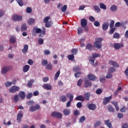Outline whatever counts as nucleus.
I'll return each instance as SVG.
<instances>
[{"label": "nucleus", "mask_w": 128, "mask_h": 128, "mask_svg": "<svg viewBox=\"0 0 128 128\" xmlns=\"http://www.w3.org/2000/svg\"><path fill=\"white\" fill-rule=\"evenodd\" d=\"M100 8H102V10H106V4H104L103 3H100L99 4Z\"/></svg>", "instance_id": "38"}, {"label": "nucleus", "mask_w": 128, "mask_h": 128, "mask_svg": "<svg viewBox=\"0 0 128 128\" xmlns=\"http://www.w3.org/2000/svg\"><path fill=\"white\" fill-rule=\"evenodd\" d=\"M94 8L96 12H100V7L98 6H94Z\"/></svg>", "instance_id": "40"}, {"label": "nucleus", "mask_w": 128, "mask_h": 128, "mask_svg": "<svg viewBox=\"0 0 128 128\" xmlns=\"http://www.w3.org/2000/svg\"><path fill=\"white\" fill-rule=\"evenodd\" d=\"M12 84V82H7L6 83H5V86L6 88H8Z\"/></svg>", "instance_id": "53"}, {"label": "nucleus", "mask_w": 128, "mask_h": 128, "mask_svg": "<svg viewBox=\"0 0 128 128\" xmlns=\"http://www.w3.org/2000/svg\"><path fill=\"white\" fill-rule=\"evenodd\" d=\"M81 75H82V72H80L74 74V76L76 78H80V76Z\"/></svg>", "instance_id": "50"}, {"label": "nucleus", "mask_w": 128, "mask_h": 128, "mask_svg": "<svg viewBox=\"0 0 128 128\" xmlns=\"http://www.w3.org/2000/svg\"><path fill=\"white\" fill-rule=\"evenodd\" d=\"M109 26L110 28H112L114 26V20H112Z\"/></svg>", "instance_id": "43"}, {"label": "nucleus", "mask_w": 128, "mask_h": 128, "mask_svg": "<svg viewBox=\"0 0 128 128\" xmlns=\"http://www.w3.org/2000/svg\"><path fill=\"white\" fill-rule=\"evenodd\" d=\"M86 120V116H82L79 119V122H84Z\"/></svg>", "instance_id": "45"}, {"label": "nucleus", "mask_w": 128, "mask_h": 128, "mask_svg": "<svg viewBox=\"0 0 128 128\" xmlns=\"http://www.w3.org/2000/svg\"><path fill=\"white\" fill-rule=\"evenodd\" d=\"M48 64V62L47 60H44L42 61V66H46Z\"/></svg>", "instance_id": "52"}, {"label": "nucleus", "mask_w": 128, "mask_h": 128, "mask_svg": "<svg viewBox=\"0 0 128 128\" xmlns=\"http://www.w3.org/2000/svg\"><path fill=\"white\" fill-rule=\"evenodd\" d=\"M36 22V20L34 18H30L28 20V24L30 26H32L34 24V22Z\"/></svg>", "instance_id": "27"}, {"label": "nucleus", "mask_w": 128, "mask_h": 128, "mask_svg": "<svg viewBox=\"0 0 128 128\" xmlns=\"http://www.w3.org/2000/svg\"><path fill=\"white\" fill-rule=\"evenodd\" d=\"M68 58L69 60H74V54H70L68 56Z\"/></svg>", "instance_id": "49"}, {"label": "nucleus", "mask_w": 128, "mask_h": 128, "mask_svg": "<svg viewBox=\"0 0 128 128\" xmlns=\"http://www.w3.org/2000/svg\"><path fill=\"white\" fill-rule=\"evenodd\" d=\"M72 98H71L70 100L68 102H67L66 104V108H70V106L72 105Z\"/></svg>", "instance_id": "42"}, {"label": "nucleus", "mask_w": 128, "mask_h": 128, "mask_svg": "<svg viewBox=\"0 0 128 128\" xmlns=\"http://www.w3.org/2000/svg\"><path fill=\"white\" fill-rule=\"evenodd\" d=\"M77 53H78V50L76 48L72 49V54L74 56H76V54Z\"/></svg>", "instance_id": "55"}, {"label": "nucleus", "mask_w": 128, "mask_h": 128, "mask_svg": "<svg viewBox=\"0 0 128 128\" xmlns=\"http://www.w3.org/2000/svg\"><path fill=\"white\" fill-rule=\"evenodd\" d=\"M88 108H89V110H94L96 108V106L94 104H89Z\"/></svg>", "instance_id": "22"}, {"label": "nucleus", "mask_w": 128, "mask_h": 128, "mask_svg": "<svg viewBox=\"0 0 128 128\" xmlns=\"http://www.w3.org/2000/svg\"><path fill=\"white\" fill-rule=\"evenodd\" d=\"M67 8H68V6L66 5H64L62 8V12H66Z\"/></svg>", "instance_id": "48"}, {"label": "nucleus", "mask_w": 128, "mask_h": 128, "mask_svg": "<svg viewBox=\"0 0 128 128\" xmlns=\"http://www.w3.org/2000/svg\"><path fill=\"white\" fill-rule=\"evenodd\" d=\"M113 38H120V34L118 33H114Z\"/></svg>", "instance_id": "62"}, {"label": "nucleus", "mask_w": 128, "mask_h": 128, "mask_svg": "<svg viewBox=\"0 0 128 128\" xmlns=\"http://www.w3.org/2000/svg\"><path fill=\"white\" fill-rule=\"evenodd\" d=\"M96 42H94V46L96 48H102V38H96Z\"/></svg>", "instance_id": "4"}, {"label": "nucleus", "mask_w": 128, "mask_h": 128, "mask_svg": "<svg viewBox=\"0 0 128 128\" xmlns=\"http://www.w3.org/2000/svg\"><path fill=\"white\" fill-rule=\"evenodd\" d=\"M102 122H100V121H97L94 124V127L96 128V126H100Z\"/></svg>", "instance_id": "61"}, {"label": "nucleus", "mask_w": 128, "mask_h": 128, "mask_svg": "<svg viewBox=\"0 0 128 128\" xmlns=\"http://www.w3.org/2000/svg\"><path fill=\"white\" fill-rule=\"evenodd\" d=\"M19 96L20 100H24L26 98V92L24 91H20L19 92Z\"/></svg>", "instance_id": "18"}, {"label": "nucleus", "mask_w": 128, "mask_h": 128, "mask_svg": "<svg viewBox=\"0 0 128 128\" xmlns=\"http://www.w3.org/2000/svg\"><path fill=\"white\" fill-rule=\"evenodd\" d=\"M34 104V102L32 100H30L27 102L28 106H32Z\"/></svg>", "instance_id": "60"}, {"label": "nucleus", "mask_w": 128, "mask_h": 128, "mask_svg": "<svg viewBox=\"0 0 128 128\" xmlns=\"http://www.w3.org/2000/svg\"><path fill=\"white\" fill-rule=\"evenodd\" d=\"M24 116V114L20 112H18L17 114V120L18 123L22 122V118Z\"/></svg>", "instance_id": "19"}, {"label": "nucleus", "mask_w": 128, "mask_h": 128, "mask_svg": "<svg viewBox=\"0 0 128 128\" xmlns=\"http://www.w3.org/2000/svg\"><path fill=\"white\" fill-rule=\"evenodd\" d=\"M77 30L78 34H82V28L80 27L78 28Z\"/></svg>", "instance_id": "56"}, {"label": "nucleus", "mask_w": 128, "mask_h": 128, "mask_svg": "<svg viewBox=\"0 0 128 128\" xmlns=\"http://www.w3.org/2000/svg\"><path fill=\"white\" fill-rule=\"evenodd\" d=\"M82 84V79H80L77 82V86H80Z\"/></svg>", "instance_id": "58"}, {"label": "nucleus", "mask_w": 128, "mask_h": 128, "mask_svg": "<svg viewBox=\"0 0 128 128\" xmlns=\"http://www.w3.org/2000/svg\"><path fill=\"white\" fill-rule=\"evenodd\" d=\"M38 42L39 44H44V40H42V38H39L38 39Z\"/></svg>", "instance_id": "64"}, {"label": "nucleus", "mask_w": 128, "mask_h": 128, "mask_svg": "<svg viewBox=\"0 0 128 128\" xmlns=\"http://www.w3.org/2000/svg\"><path fill=\"white\" fill-rule=\"evenodd\" d=\"M68 98H66V96L65 95H62L60 97V101L62 102H66Z\"/></svg>", "instance_id": "26"}, {"label": "nucleus", "mask_w": 128, "mask_h": 128, "mask_svg": "<svg viewBox=\"0 0 128 128\" xmlns=\"http://www.w3.org/2000/svg\"><path fill=\"white\" fill-rule=\"evenodd\" d=\"M116 72V68L114 67H111L110 68H109L108 70V72Z\"/></svg>", "instance_id": "46"}, {"label": "nucleus", "mask_w": 128, "mask_h": 128, "mask_svg": "<svg viewBox=\"0 0 128 128\" xmlns=\"http://www.w3.org/2000/svg\"><path fill=\"white\" fill-rule=\"evenodd\" d=\"M26 12L27 14H32V8L28 7L26 9Z\"/></svg>", "instance_id": "44"}, {"label": "nucleus", "mask_w": 128, "mask_h": 128, "mask_svg": "<svg viewBox=\"0 0 128 128\" xmlns=\"http://www.w3.org/2000/svg\"><path fill=\"white\" fill-rule=\"evenodd\" d=\"M88 78L90 80H92V82H94L96 80V77L92 74H88Z\"/></svg>", "instance_id": "15"}, {"label": "nucleus", "mask_w": 128, "mask_h": 128, "mask_svg": "<svg viewBox=\"0 0 128 128\" xmlns=\"http://www.w3.org/2000/svg\"><path fill=\"white\" fill-rule=\"evenodd\" d=\"M50 18V16H46L44 19L43 22L44 24H45L46 28H51L52 26V24H54V22L52 20H49Z\"/></svg>", "instance_id": "2"}, {"label": "nucleus", "mask_w": 128, "mask_h": 128, "mask_svg": "<svg viewBox=\"0 0 128 128\" xmlns=\"http://www.w3.org/2000/svg\"><path fill=\"white\" fill-rule=\"evenodd\" d=\"M33 32H35L36 34H38V36H42H42H44L46 34V28L44 27H43L42 30L38 28V26H35L33 28L32 30Z\"/></svg>", "instance_id": "1"}, {"label": "nucleus", "mask_w": 128, "mask_h": 128, "mask_svg": "<svg viewBox=\"0 0 128 128\" xmlns=\"http://www.w3.org/2000/svg\"><path fill=\"white\" fill-rule=\"evenodd\" d=\"M92 86V82L90 80H85L84 81V88H90Z\"/></svg>", "instance_id": "11"}, {"label": "nucleus", "mask_w": 128, "mask_h": 128, "mask_svg": "<svg viewBox=\"0 0 128 128\" xmlns=\"http://www.w3.org/2000/svg\"><path fill=\"white\" fill-rule=\"evenodd\" d=\"M102 90L100 88H98L96 90V94H102Z\"/></svg>", "instance_id": "63"}, {"label": "nucleus", "mask_w": 128, "mask_h": 128, "mask_svg": "<svg viewBox=\"0 0 128 128\" xmlns=\"http://www.w3.org/2000/svg\"><path fill=\"white\" fill-rule=\"evenodd\" d=\"M108 110L110 112H114V109L112 106H108Z\"/></svg>", "instance_id": "41"}, {"label": "nucleus", "mask_w": 128, "mask_h": 128, "mask_svg": "<svg viewBox=\"0 0 128 128\" xmlns=\"http://www.w3.org/2000/svg\"><path fill=\"white\" fill-rule=\"evenodd\" d=\"M42 88H44V90H52V85H50V84H44L42 86Z\"/></svg>", "instance_id": "14"}, {"label": "nucleus", "mask_w": 128, "mask_h": 128, "mask_svg": "<svg viewBox=\"0 0 128 128\" xmlns=\"http://www.w3.org/2000/svg\"><path fill=\"white\" fill-rule=\"evenodd\" d=\"M108 26H110L108 22H104L102 26V30H107L108 28Z\"/></svg>", "instance_id": "17"}, {"label": "nucleus", "mask_w": 128, "mask_h": 128, "mask_svg": "<svg viewBox=\"0 0 128 128\" xmlns=\"http://www.w3.org/2000/svg\"><path fill=\"white\" fill-rule=\"evenodd\" d=\"M60 70H58L56 72V74H55L54 78V80H58V78L60 76Z\"/></svg>", "instance_id": "36"}, {"label": "nucleus", "mask_w": 128, "mask_h": 128, "mask_svg": "<svg viewBox=\"0 0 128 128\" xmlns=\"http://www.w3.org/2000/svg\"><path fill=\"white\" fill-rule=\"evenodd\" d=\"M80 66H75L73 68V71L74 72H80Z\"/></svg>", "instance_id": "34"}, {"label": "nucleus", "mask_w": 128, "mask_h": 128, "mask_svg": "<svg viewBox=\"0 0 128 128\" xmlns=\"http://www.w3.org/2000/svg\"><path fill=\"white\" fill-rule=\"evenodd\" d=\"M34 80H31L30 81H28V83L27 84V86L28 88H32V84H34Z\"/></svg>", "instance_id": "35"}, {"label": "nucleus", "mask_w": 128, "mask_h": 128, "mask_svg": "<svg viewBox=\"0 0 128 128\" xmlns=\"http://www.w3.org/2000/svg\"><path fill=\"white\" fill-rule=\"evenodd\" d=\"M90 93L89 92L84 94V98L86 100H90Z\"/></svg>", "instance_id": "32"}, {"label": "nucleus", "mask_w": 128, "mask_h": 128, "mask_svg": "<svg viewBox=\"0 0 128 128\" xmlns=\"http://www.w3.org/2000/svg\"><path fill=\"white\" fill-rule=\"evenodd\" d=\"M63 113L64 114V116H70V110L66 108L64 109Z\"/></svg>", "instance_id": "25"}, {"label": "nucleus", "mask_w": 128, "mask_h": 128, "mask_svg": "<svg viewBox=\"0 0 128 128\" xmlns=\"http://www.w3.org/2000/svg\"><path fill=\"white\" fill-rule=\"evenodd\" d=\"M108 64L110 66H115V68H119L120 66V65L116 62L112 60H109Z\"/></svg>", "instance_id": "12"}, {"label": "nucleus", "mask_w": 128, "mask_h": 128, "mask_svg": "<svg viewBox=\"0 0 128 128\" xmlns=\"http://www.w3.org/2000/svg\"><path fill=\"white\" fill-rule=\"evenodd\" d=\"M18 4L20 6H24V2H22V0H16Z\"/></svg>", "instance_id": "54"}, {"label": "nucleus", "mask_w": 128, "mask_h": 128, "mask_svg": "<svg viewBox=\"0 0 128 128\" xmlns=\"http://www.w3.org/2000/svg\"><path fill=\"white\" fill-rule=\"evenodd\" d=\"M112 78V74L110 73V72H109L107 74L106 78Z\"/></svg>", "instance_id": "47"}, {"label": "nucleus", "mask_w": 128, "mask_h": 128, "mask_svg": "<svg viewBox=\"0 0 128 128\" xmlns=\"http://www.w3.org/2000/svg\"><path fill=\"white\" fill-rule=\"evenodd\" d=\"M28 45L25 44L24 46V48L22 50V52L23 54H26L28 52Z\"/></svg>", "instance_id": "21"}, {"label": "nucleus", "mask_w": 128, "mask_h": 128, "mask_svg": "<svg viewBox=\"0 0 128 128\" xmlns=\"http://www.w3.org/2000/svg\"><path fill=\"white\" fill-rule=\"evenodd\" d=\"M51 116L56 118H62V114L60 112H54L51 114Z\"/></svg>", "instance_id": "5"}, {"label": "nucleus", "mask_w": 128, "mask_h": 128, "mask_svg": "<svg viewBox=\"0 0 128 128\" xmlns=\"http://www.w3.org/2000/svg\"><path fill=\"white\" fill-rule=\"evenodd\" d=\"M28 30V27H26V24H24L22 25L21 26V30L22 32H25Z\"/></svg>", "instance_id": "33"}, {"label": "nucleus", "mask_w": 128, "mask_h": 128, "mask_svg": "<svg viewBox=\"0 0 128 128\" xmlns=\"http://www.w3.org/2000/svg\"><path fill=\"white\" fill-rule=\"evenodd\" d=\"M116 28H111V29L108 32L109 34H112L114 32H116Z\"/></svg>", "instance_id": "51"}, {"label": "nucleus", "mask_w": 128, "mask_h": 128, "mask_svg": "<svg viewBox=\"0 0 128 128\" xmlns=\"http://www.w3.org/2000/svg\"><path fill=\"white\" fill-rule=\"evenodd\" d=\"M29 70H30V66L25 65L23 67V72H28Z\"/></svg>", "instance_id": "31"}, {"label": "nucleus", "mask_w": 128, "mask_h": 128, "mask_svg": "<svg viewBox=\"0 0 128 128\" xmlns=\"http://www.w3.org/2000/svg\"><path fill=\"white\" fill-rule=\"evenodd\" d=\"M46 70H52V63L50 62L47 64L46 66Z\"/></svg>", "instance_id": "29"}, {"label": "nucleus", "mask_w": 128, "mask_h": 128, "mask_svg": "<svg viewBox=\"0 0 128 128\" xmlns=\"http://www.w3.org/2000/svg\"><path fill=\"white\" fill-rule=\"evenodd\" d=\"M80 24L82 28H86L88 26V20L86 18H82L81 20Z\"/></svg>", "instance_id": "13"}, {"label": "nucleus", "mask_w": 128, "mask_h": 128, "mask_svg": "<svg viewBox=\"0 0 128 128\" xmlns=\"http://www.w3.org/2000/svg\"><path fill=\"white\" fill-rule=\"evenodd\" d=\"M86 50H94V46L90 43H88L86 45Z\"/></svg>", "instance_id": "20"}, {"label": "nucleus", "mask_w": 128, "mask_h": 128, "mask_svg": "<svg viewBox=\"0 0 128 128\" xmlns=\"http://www.w3.org/2000/svg\"><path fill=\"white\" fill-rule=\"evenodd\" d=\"M82 106V102H78L76 104V106L78 108H81Z\"/></svg>", "instance_id": "59"}, {"label": "nucleus", "mask_w": 128, "mask_h": 128, "mask_svg": "<svg viewBox=\"0 0 128 128\" xmlns=\"http://www.w3.org/2000/svg\"><path fill=\"white\" fill-rule=\"evenodd\" d=\"M105 124L107 126L108 128H112V122L110 120H105Z\"/></svg>", "instance_id": "24"}, {"label": "nucleus", "mask_w": 128, "mask_h": 128, "mask_svg": "<svg viewBox=\"0 0 128 128\" xmlns=\"http://www.w3.org/2000/svg\"><path fill=\"white\" fill-rule=\"evenodd\" d=\"M12 18L14 22H20L22 20V16L14 14L12 16Z\"/></svg>", "instance_id": "9"}, {"label": "nucleus", "mask_w": 128, "mask_h": 128, "mask_svg": "<svg viewBox=\"0 0 128 128\" xmlns=\"http://www.w3.org/2000/svg\"><path fill=\"white\" fill-rule=\"evenodd\" d=\"M18 90H20V87L17 86H12L9 89L10 92H11L12 94L16 92H18Z\"/></svg>", "instance_id": "8"}, {"label": "nucleus", "mask_w": 128, "mask_h": 128, "mask_svg": "<svg viewBox=\"0 0 128 128\" xmlns=\"http://www.w3.org/2000/svg\"><path fill=\"white\" fill-rule=\"evenodd\" d=\"M100 56V55L97 53L92 54V56H89L88 58L91 64H94V61L96 60V58Z\"/></svg>", "instance_id": "3"}, {"label": "nucleus", "mask_w": 128, "mask_h": 128, "mask_svg": "<svg viewBox=\"0 0 128 128\" xmlns=\"http://www.w3.org/2000/svg\"><path fill=\"white\" fill-rule=\"evenodd\" d=\"M76 100H80V102H84V98L82 96H78L76 98Z\"/></svg>", "instance_id": "28"}, {"label": "nucleus", "mask_w": 128, "mask_h": 128, "mask_svg": "<svg viewBox=\"0 0 128 128\" xmlns=\"http://www.w3.org/2000/svg\"><path fill=\"white\" fill-rule=\"evenodd\" d=\"M32 98V93L30 92L26 95V98H28V100H30Z\"/></svg>", "instance_id": "57"}, {"label": "nucleus", "mask_w": 128, "mask_h": 128, "mask_svg": "<svg viewBox=\"0 0 128 128\" xmlns=\"http://www.w3.org/2000/svg\"><path fill=\"white\" fill-rule=\"evenodd\" d=\"M10 44H14L16 42V38L14 36H10Z\"/></svg>", "instance_id": "23"}, {"label": "nucleus", "mask_w": 128, "mask_h": 128, "mask_svg": "<svg viewBox=\"0 0 128 128\" xmlns=\"http://www.w3.org/2000/svg\"><path fill=\"white\" fill-rule=\"evenodd\" d=\"M40 106L38 104H37L35 106H30V107L29 110H30V112H35V110H40Z\"/></svg>", "instance_id": "7"}, {"label": "nucleus", "mask_w": 128, "mask_h": 128, "mask_svg": "<svg viewBox=\"0 0 128 128\" xmlns=\"http://www.w3.org/2000/svg\"><path fill=\"white\" fill-rule=\"evenodd\" d=\"M110 10H111V12H116V10H118V6L116 5H112L110 8Z\"/></svg>", "instance_id": "30"}, {"label": "nucleus", "mask_w": 128, "mask_h": 128, "mask_svg": "<svg viewBox=\"0 0 128 128\" xmlns=\"http://www.w3.org/2000/svg\"><path fill=\"white\" fill-rule=\"evenodd\" d=\"M122 88V87H119L117 89V90L114 92V96H116L118 94V92H120Z\"/></svg>", "instance_id": "37"}, {"label": "nucleus", "mask_w": 128, "mask_h": 128, "mask_svg": "<svg viewBox=\"0 0 128 128\" xmlns=\"http://www.w3.org/2000/svg\"><path fill=\"white\" fill-rule=\"evenodd\" d=\"M120 48H124V44L119 43L114 44V48L115 50H120Z\"/></svg>", "instance_id": "16"}, {"label": "nucleus", "mask_w": 128, "mask_h": 128, "mask_svg": "<svg viewBox=\"0 0 128 128\" xmlns=\"http://www.w3.org/2000/svg\"><path fill=\"white\" fill-rule=\"evenodd\" d=\"M66 96L68 98H70V100L71 98H72V100H74V96H72L70 93H67L66 94Z\"/></svg>", "instance_id": "39"}, {"label": "nucleus", "mask_w": 128, "mask_h": 128, "mask_svg": "<svg viewBox=\"0 0 128 128\" xmlns=\"http://www.w3.org/2000/svg\"><path fill=\"white\" fill-rule=\"evenodd\" d=\"M12 68V66L4 67L2 70L1 72L2 74H6V72H10Z\"/></svg>", "instance_id": "10"}, {"label": "nucleus", "mask_w": 128, "mask_h": 128, "mask_svg": "<svg viewBox=\"0 0 128 128\" xmlns=\"http://www.w3.org/2000/svg\"><path fill=\"white\" fill-rule=\"evenodd\" d=\"M112 99V95L110 96L109 97H105L103 100V104H104V106L108 104Z\"/></svg>", "instance_id": "6"}]
</instances>
